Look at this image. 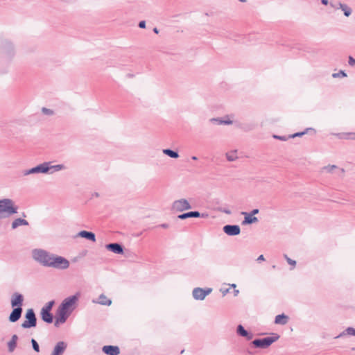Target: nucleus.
Masks as SVG:
<instances>
[{
	"label": "nucleus",
	"mask_w": 355,
	"mask_h": 355,
	"mask_svg": "<svg viewBox=\"0 0 355 355\" xmlns=\"http://www.w3.org/2000/svg\"><path fill=\"white\" fill-rule=\"evenodd\" d=\"M218 121V124L220 125H230L233 123V121L230 120L228 117L225 119H221L220 118H212L210 119V121Z\"/></svg>",
	"instance_id": "nucleus-27"
},
{
	"label": "nucleus",
	"mask_w": 355,
	"mask_h": 355,
	"mask_svg": "<svg viewBox=\"0 0 355 355\" xmlns=\"http://www.w3.org/2000/svg\"><path fill=\"white\" fill-rule=\"evenodd\" d=\"M159 227L164 228V229H168L169 227V225L168 223H163V224H161L159 225Z\"/></svg>",
	"instance_id": "nucleus-42"
},
{
	"label": "nucleus",
	"mask_w": 355,
	"mask_h": 355,
	"mask_svg": "<svg viewBox=\"0 0 355 355\" xmlns=\"http://www.w3.org/2000/svg\"><path fill=\"white\" fill-rule=\"evenodd\" d=\"M264 260H265L264 257L262 254L259 256L258 258H257V261H264Z\"/></svg>",
	"instance_id": "nucleus-45"
},
{
	"label": "nucleus",
	"mask_w": 355,
	"mask_h": 355,
	"mask_svg": "<svg viewBox=\"0 0 355 355\" xmlns=\"http://www.w3.org/2000/svg\"><path fill=\"white\" fill-rule=\"evenodd\" d=\"M67 168V167L62 164L51 165V162H45L33 168L25 170L23 174L24 175L36 173L53 174V173L66 170Z\"/></svg>",
	"instance_id": "nucleus-3"
},
{
	"label": "nucleus",
	"mask_w": 355,
	"mask_h": 355,
	"mask_svg": "<svg viewBox=\"0 0 355 355\" xmlns=\"http://www.w3.org/2000/svg\"><path fill=\"white\" fill-rule=\"evenodd\" d=\"M223 231L229 236H236L240 234L241 229L240 227L236 225H227L223 227Z\"/></svg>",
	"instance_id": "nucleus-10"
},
{
	"label": "nucleus",
	"mask_w": 355,
	"mask_h": 355,
	"mask_svg": "<svg viewBox=\"0 0 355 355\" xmlns=\"http://www.w3.org/2000/svg\"><path fill=\"white\" fill-rule=\"evenodd\" d=\"M226 158L230 162H234L237 159L238 157L236 155V151H231L226 153Z\"/></svg>",
	"instance_id": "nucleus-29"
},
{
	"label": "nucleus",
	"mask_w": 355,
	"mask_h": 355,
	"mask_svg": "<svg viewBox=\"0 0 355 355\" xmlns=\"http://www.w3.org/2000/svg\"><path fill=\"white\" fill-rule=\"evenodd\" d=\"M163 153L172 157V158H178L179 157V155L177 152L173 151L171 149L163 150Z\"/></svg>",
	"instance_id": "nucleus-28"
},
{
	"label": "nucleus",
	"mask_w": 355,
	"mask_h": 355,
	"mask_svg": "<svg viewBox=\"0 0 355 355\" xmlns=\"http://www.w3.org/2000/svg\"><path fill=\"white\" fill-rule=\"evenodd\" d=\"M336 168L337 166L336 165H329L324 168V171L327 173H332L333 171Z\"/></svg>",
	"instance_id": "nucleus-37"
},
{
	"label": "nucleus",
	"mask_w": 355,
	"mask_h": 355,
	"mask_svg": "<svg viewBox=\"0 0 355 355\" xmlns=\"http://www.w3.org/2000/svg\"><path fill=\"white\" fill-rule=\"evenodd\" d=\"M284 257L286 259L288 263L290 264L291 266H292L293 268L295 267L296 261L295 260L291 259L286 254H284Z\"/></svg>",
	"instance_id": "nucleus-35"
},
{
	"label": "nucleus",
	"mask_w": 355,
	"mask_h": 355,
	"mask_svg": "<svg viewBox=\"0 0 355 355\" xmlns=\"http://www.w3.org/2000/svg\"><path fill=\"white\" fill-rule=\"evenodd\" d=\"M42 112L48 116H52L54 114V112L52 110L46 107H42Z\"/></svg>",
	"instance_id": "nucleus-34"
},
{
	"label": "nucleus",
	"mask_w": 355,
	"mask_h": 355,
	"mask_svg": "<svg viewBox=\"0 0 355 355\" xmlns=\"http://www.w3.org/2000/svg\"><path fill=\"white\" fill-rule=\"evenodd\" d=\"M321 3L324 5H327L329 1L328 0H321Z\"/></svg>",
	"instance_id": "nucleus-46"
},
{
	"label": "nucleus",
	"mask_w": 355,
	"mask_h": 355,
	"mask_svg": "<svg viewBox=\"0 0 355 355\" xmlns=\"http://www.w3.org/2000/svg\"><path fill=\"white\" fill-rule=\"evenodd\" d=\"M236 332L241 336L245 337L247 340H251L253 337V335L247 331L241 324L237 327Z\"/></svg>",
	"instance_id": "nucleus-18"
},
{
	"label": "nucleus",
	"mask_w": 355,
	"mask_h": 355,
	"mask_svg": "<svg viewBox=\"0 0 355 355\" xmlns=\"http://www.w3.org/2000/svg\"><path fill=\"white\" fill-rule=\"evenodd\" d=\"M230 287H232V288H236V286L235 284H230Z\"/></svg>",
	"instance_id": "nucleus-49"
},
{
	"label": "nucleus",
	"mask_w": 355,
	"mask_h": 355,
	"mask_svg": "<svg viewBox=\"0 0 355 355\" xmlns=\"http://www.w3.org/2000/svg\"><path fill=\"white\" fill-rule=\"evenodd\" d=\"M105 248L115 254H121L123 253V248L119 243H110L106 245Z\"/></svg>",
	"instance_id": "nucleus-13"
},
{
	"label": "nucleus",
	"mask_w": 355,
	"mask_h": 355,
	"mask_svg": "<svg viewBox=\"0 0 355 355\" xmlns=\"http://www.w3.org/2000/svg\"><path fill=\"white\" fill-rule=\"evenodd\" d=\"M243 215L245 216L244 220L242 222L243 225L252 224L257 223L258 221V218L249 213L242 212Z\"/></svg>",
	"instance_id": "nucleus-17"
},
{
	"label": "nucleus",
	"mask_w": 355,
	"mask_h": 355,
	"mask_svg": "<svg viewBox=\"0 0 355 355\" xmlns=\"http://www.w3.org/2000/svg\"><path fill=\"white\" fill-rule=\"evenodd\" d=\"M41 318L42 319L47 322V323H51L53 322V315L51 313V312H44L42 311L40 312Z\"/></svg>",
	"instance_id": "nucleus-25"
},
{
	"label": "nucleus",
	"mask_w": 355,
	"mask_h": 355,
	"mask_svg": "<svg viewBox=\"0 0 355 355\" xmlns=\"http://www.w3.org/2000/svg\"><path fill=\"white\" fill-rule=\"evenodd\" d=\"M33 259L45 267L64 270L69 267V261L63 257L51 254L42 249L32 250Z\"/></svg>",
	"instance_id": "nucleus-1"
},
{
	"label": "nucleus",
	"mask_w": 355,
	"mask_h": 355,
	"mask_svg": "<svg viewBox=\"0 0 355 355\" xmlns=\"http://www.w3.org/2000/svg\"><path fill=\"white\" fill-rule=\"evenodd\" d=\"M274 138L282 140V141L286 140V138L284 137H281V136H277V135H274Z\"/></svg>",
	"instance_id": "nucleus-43"
},
{
	"label": "nucleus",
	"mask_w": 355,
	"mask_h": 355,
	"mask_svg": "<svg viewBox=\"0 0 355 355\" xmlns=\"http://www.w3.org/2000/svg\"><path fill=\"white\" fill-rule=\"evenodd\" d=\"M26 320L21 324V327L28 329L36 326L37 319L32 309H28L25 315Z\"/></svg>",
	"instance_id": "nucleus-6"
},
{
	"label": "nucleus",
	"mask_w": 355,
	"mask_h": 355,
	"mask_svg": "<svg viewBox=\"0 0 355 355\" xmlns=\"http://www.w3.org/2000/svg\"><path fill=\"white\" fill-rule=\"evenodd\" d=\"M212 291V289L210 288H207L206 289H203L199 287L195 288L193 290L192 295L193 297L196 300H203L207 295L210 294Z\"/></svg>",
	"instance_id": "nucleus-9"
},
{
	"label": "nucleus",
	"mask_w": 355,
	"mask_h": 355,
	"mask_svg": "<svg viewBox=\"0 0 355 355\" xmlns=\"http://www.w3.org/2000/svg\"><path fill=\"white\" fill-rule=\"evenodd\" d=\"M153 31L155 33H158V32H159V31H158V29L157 28H154Z\"/></svg>",
	"instance_id": "nucleus-48"
},
{
	"label": "nucleus",
	"mask_w": 355,
	"mask_h": 355,
	"mask_svg": "<svg viewBox=\"0 0 355 355\" xmlns=\"http://www.w3.org/2000/svg\"><path fill=\"white\" fill-rule=\"evenodd\" d=\"M31 343H32V346H33V349L35 352H40V347H39V345L37 343V341L35 339L33 338L31 340Z\"/></svg>",
	"instance_id": "nucleus-36"
},
{
	"label": "nucleus",
	"mask_w": 355,
	"mask_h": 355,
	"mask_svg": "<svg viewBox=\"0 0 355 355\" xmlns=\"http://www.w3.org/2000/svg\"><path fill=\"white\" fill-rule=\"evenodd\" d=\"M259 209H253L250 214L252 216L255 215V214H257L259 213Z\"/></svg>",
	"instance_id": "nucleus-41"
},
{
	"label": "nucleus",
	"mask_w": 355,
	"mask_h": 355,
	"mask_svg": "<svg viewBox=\"0 0 355 355\" xmlns=\"http://www.w3.org/2000/svg\"><path fill=\"white\" fill-rule=\"evenodd\" d=\"M80 297V293L77 292L76 294L63 300L57 311V317L54 323L55 327H58L60 324L66 322L69 316L78 306Z\"/></svg>",
	"instance_id": "nucleus-2"
},
{
	"label": "nucleus",
	"mask_w": 355,
	"mask_h": 355,
	"mask_svg": "<svg viewBox=\"0 0 355 355\" xmlns=\"http://www.w3.org/2000/svg\"><path fill=\"white\" fill-rule=\"evenodd\" d=\"M239 1H241V2H245L246 1V0H239Z\"/></svg>",
	"instance_id": "nucleus-52"
},
{
	"label": "nucleus",
	"mask_w": 355,
	"mask_h": 355,
	"mask_svg": "<svg viewBox=\"0 0 355 355\" xmlns=\"http://www.w3.org/2000/svg\"><path fill=\"white\" fill-rule=\"evenodd\" d=\"M309 130H312V128H306L304 131L303 132H297V133H295V134H293L290 136L291 138H295V137H301L305 134H306L308 132V131Z\"/></svg>",
	"instance_id": "nucleus-32"
},
{
	"label": "nucleus",
	"mask_w": 355,
	"mask_h": 355,
	"mask_svg": "<svg viewBox=\"0 0 355 355\" xmlns=\"http://www.w3.org/2000/svg\"><path fill=\"white\" fill-rule=\"evenodd\" d=\"M191 206L187 199L181 198L175 200L172 205L171 209L175 211L182 212L185 210L190 209Z\"/></svg>",
	"instance_id": "nucleus-7"
},
{
	"label": "nucleus",
	"mask_w": 355,
	"mask_h": 355,
	"mask_svg": "<svg viewBox=\"0 0 355 355\" xmlns=\"http://www.w3.org/2000/svg\"><path fill=\"white\" fill-rule=\"evenodd\" d=\"M278 338L279 337L277 336L276 338L266 337L263 339H256L252 341V344L256 347L266 348L275 342Z\"/></svg>",
	"instance_id": "nucleus-8"
},
{
	"label": "nucleus",
	"mask_w": 355,
	"mask_h": 355,
	"mask_svg": "<svg viewBox=\"0 0 355 355\" xmlns=\"http://www.w3.org/2000/svg\"><path fill=\"white\" fill-rule=\"evenodd\" d=\"M229 291H230L229 288H227L225 290H223V289L220 290V291L222 292L223 295H225L226 294H227L229 293Z\"/></svg>",
	"instance_id": "nucleus-44"
},
{
	"label": "nucleus",
	"mask_w": 355,
	"mask_h": 355,
	"mask_svg": "<svg viewBox=\"0 0 355 355\" xmlns=\"http://www.w3.org/2000/svg\"><path fill=\"white\" fill-rule=\"evenodd\" d=\"M288 317L285 314L282 313L277 315L275 319V323L277 324L284 325L288 322Z\"/></svg>",
	"instance_id": "nucleus-20"
},
{
	"label": "nucleus",
	"mask_w": 355,
	"mask_h": 355,
	"mask_svg": "<svg viewBox=\"0 0 355 355\" xmlns=\"http://www.w3.org/2000/svg\"><path fill=\"white\" fill-rule=\"evenodd\" d=\"M53 304V301L49 302L44 306L42 308L41 311L44 312H51Z\"/></svg>",
	"instance_id": "nucleus-31"
},
{
	"label": "nucleus",
	"mask_w": 355,
	"mask_h": 355,
	"mask_svg": "<svg viewBox=\"0 0 355 355\" xmlns=\"http://www.w3.org/2000/svg\"><path fill=\"white\" fill-rule=\"evenodd\" d=\"M78 236L82 238H85L88 240H90L93 242L96 241L95 234L93 232H87V231H80L78 232Z\"/></svg>",
	"instance_id": "nucleus-19"
},
{
	"label": "nucleus",
	"mask_w": 355,
	"mask_h": 355,
	"mask_svg": "<svg viewBox=\"0 0 355 355\" xmlns=\"http://www.w3.org/2000/svg\"><path fill=\"white\" fill-rule=\"evenodd\" d=\"M191 159H192L193 160H197V159H198L197 157H196V156H193V157H191Z\"/></svg>",
	"instance_id": "nucleus-50"
},
{
	"label": "nucleus",
	"mask_w": 355,
	"mask_h": 355,
	"mask_svg": "<svg viewBox=\"0 0 355 355\" xmlns=\"http://www.w3.org/2000/svg\"><path fill=\"white\" fill-rule=\"evenodd\" d=\"M338 8H340L343 11L344 15L346 17H349L352 14V9L346 4L339 3Z\"/></svg>",
	"instance_id": "nucleus-26"
},
{
	"label": "nucleus",
	"mask_w": 355,
	"mask_h": 355,
	"mask_svg": "<svg viewBox=\"0 0 355 355\" xmlns=\"http://www.w3.org/2000/svg\"><path fill=\"white\" fill-rule=\"evenodd\" d=\"M53 304V301L49 302L44 306L42 308L41 311L44 312H51Z\"/></svg>",
	"instance_id": "nucleus-30"
},
{
	"label": "nucleus",
	"mask_w": 355,
	"mask_h": 355,
	"mask_svg": "<svg viewBox=\"0 0 355 355\" xmlns=\"http://www.w3.org/2000/svg\"><path fill=\"white\" fill-rule=\"evenodd\" d=\"M200 212H198V211H190V212H187V213H184V214L179 215L178 216V218L184 220V219H186V218H191V217L198 218V217H200Z\"/></svg>",
	"instance_id": "nucleus-22"
},
{
	"label": "nucleus",
	"mask_w": 355,
	"mask_h": 355,
	"mask_svg": "<svg viewBox=\"0 0 355 355\" xmlns=\"http://www.w3.org/2000/svg\"><path fill=\"white\" fill-rule=\"evenodd\" d=\"M345 336H355V329L353 327H347L343 331H342L340 334L335 337V338H343Z\"/></svg>",
	"instance_id": "nucleus-21"
},
{
	"label": "nucleus",
	"mask_w": 355,
	"mask_h": 355,
	"mask_svg": "<svg viewBox=\"0 0 355 355\" xmlns=\"http://www.w3.org/2000/svg\"><path fill=\"white\" fill-rule=\"evenodd\" d=\"M28 223L26 220L22 219V218H17L12 223V228L16 229L19 226L21 225H28Z\"/></svg>",
	"instance_id": "nucleus-24"
},
{
	"label": "nucleus",
	"mask_w": 355,
	"mask_h": 355,
	"mask_svg": "<svg viewBox=\"0 0 355 355\" xmlns=\"http://www.w3.org/2000/svg\"><path fill=\"white\" fill-rule=\"evenodd\" d=\"M22 313V308L21 307H17L15 308L9 316V320L11 322H17L21 315Z\"/></svg>",
	"instance_id": "nucleus-14"
},
{
	"label": "nucleus",
	"mask_w": 355,
	"mask_h": 355,
	"mask_svg": "<svg viewBox=\"0 0 355 355\" xmlns=\"http://www.w3.org/2000/svg\"><path fill=\"white\" fill-rule=\"evenodd\" d=\"M128 76L129 77H132V76H133V75H131V74H128Z\"/></svg>",
	"instance_id": "nucleus-53"
},
{
	"label": "nucleus",
	"mask_w": 355,
	"mask_h": 355,
	"mask_svg": "<svg viewBox=\"0 0 355 355\" xmlns=\"http://www.w3.org/2000/svg\"><path fill=\"white\" fill-rule=\"evenodd\" d=\"M348 64L350 66H354L355 65V59L353 57L349 56V60H348Z\"/></svg>",
	"instance_id": "nucleus-38"
},
{
	"label": "nucleus",
	"mask_w": 355,
	"mask_h": 355,
	"mask_svg": "<svg viewBox=\"0 0 355 355\" xmlns=\"http://www.w3.org/2000/svg\"><path fill=\"white\" fill-rule=\"evenodd\" d=\"M92 302L105 306H110L112 304V300L108 299L104 294H101L97 300H92Z\"/></svg>",
	"instance_id": "nucleus-16"
},
{
	"label": "nucleus",
	"mask_w": 355,
	"mask_h": 355,
	"mask_svg": "<svg viewBox=\"0 0 355 355\" xmlns=\"http://www.w3.org/2000/svg\"><path fill=\"white\" fill-rule=\"evenodd\" d=\"M220 211L226 214H231L232 213L231 211L228 209H220Z\"/></svg>",
	"instance_id": "nucleus-40"
},
{
	"label": "nucleus",
	"mask_w": 355,
	"mask_h": 355,
	"mask_svg": "<svg viewBox=\"0 0 355 355\" xmlns=\"http://www.w3.org/2000/svg\"><path fill=\"white\" fill-rule=\"evenodd\" d=\"M211 123H218V121H211Z\"/></svg>",
	"instance_id": "nucleus-51"
},
{
	"label": "nucleus",
	"mask_w": 355,
	"mask_h": 355,
	"mask_svg": "<svg viewBox=\"0 0 355 355\" xmlns=\"http://www.w3.org/2000/svg\"><path fill=\"white\" fill-rule=\"evenodd\" d=\"M102 351L107 355H119L120 353L119 347L113 345L103 346Z\"/></svg>",
	"instance_id": "nucleus-12"
},
{
	"label": "nucleus",
	"mask_w": 355,
	"mask_h": 355,
	"mask_svg": "<svg viewBox=\"0 0 355 355\" xmlns=\"http://www.w3.org/2000/svg\"><path fill=\"white\" fill-rule=\"evenodd\" d=\"M17 210L18 207L12 200L10 198L0 200V220L17 214Z\"/></svg>",
	"instance_id": "nucleus-4"
},
{
	"label": "nucleus",
	"mask_w": 355,
	"mask_h": 355,
	"mask_svg": "<svg viewBox=\"0 0 355 355\" xmlns=\"http://www.w3.org/2000/svg\"><path fill=\"white\" fill-rule=\"evenodd\" d=\"M332 77L333 78L347 77V73L344 71L340 70L338 73H333Z\"/></svg>",
	"instance_id": "nucleus-33"
},
{
	"label": "nucleus",
	"mask_w": 355,
	"mask_h": 355,
	"mask_svg": "<svg viewBox=\"0 0 355 355\" xmlns=\"http://www.w3.org/2000/svg\"><path fill=\"white\" fill-rule=\"evenodd\" d=\"M184 349H183V350H182V351H181V354L184 353Z\"/></svg>",
	"instance_id": "nucleus-54"
},
{
	"label": "nucleus",
	"mask_w": 355,
	"mask_h": 355,
	"mask_svg": "<svg viewBox=\"0 0 355 355\" xmlns=\"http://www.w3.org/2000/svg\"><path fill=\"white\" fill-rule=\"evenodd\" d=\"M139 27L141 28H146V21H141L139 23Z\"/></svg>",
	"instance_id": "nucleus-39"
},
{
	"label": "nucleus",
	"mask_w": 355,
	"mask_h": 355,
	"mask_svg": "<svg viewBox=\"0 0 355 355\" xmlns=\"http://www.w3.org/2000/svg\"><path fill=\"white\" fill-rule=\"evenodd\" d=\"M66 348L67 344L63 341H60L55 346L51 355H62Z\"/></svg>",
	"instance_id": "nucleus-15"
},
{
	"label": "nucleus",
	"mask_w": 355,
	"mask_h": 355,
	"mask_svg": "<svg viewBox=\"0 0 355 355\" xmlns=\"http://www.w3.org/2000/svg\"><path fill=\"white\" fill-rule=\"evenodd\" d=\"M23 301V295L20 293H15L11 297V306L12 308L21 307Z\"/></svg>",
	"instance_id": "nucleus-11"
},
{
	"label": "nucleus",
	"mask_w": 355,
	"mask_h": 355,
	"mask_svg": "<svg viewBox=\"0 0 355 355\" xmlns=\"http://www.w3.org/2000/svg\"><path fill=\"white\" fill-rule=\"evenodd\" d=\"M239 290H234V295L236 296L239 294Z\"/></svg>",
	"instance_id": "nucleus-47"
},
{
	"label": "nucleus",
	"mask_w": 355,
	"mask_h": 355,
	"mask_svg": "<svg viewBox=\"0 0 355 355\" xmlns=\"http://www.w3.org/2000/svg\"><path fill=\"white\" fill-rule=\"evenodd\" d=\"M17 339H18V337L16 334H14L8 343V351L10 352H12L16 346H17Z\"/></svg>",
	"instance_id": "nucleus-23"
},
{
	"label": "nucleus",
	"mask_w": 355,
	"mask_h": 355,
	"mask_svg": "<svg viewBox=\"0 0 355 355\" xmlns=\"http://www.w3.org/2000/svg\"><path fill=\"white\" fill-rule=\"evenodd\" d=\"M3 58L10 60L14 58L16 53L14 44L8 40H2L0 43V54Z\"/></svg>",
	"instance_id": "nucleus-5"
}]
</instances>
